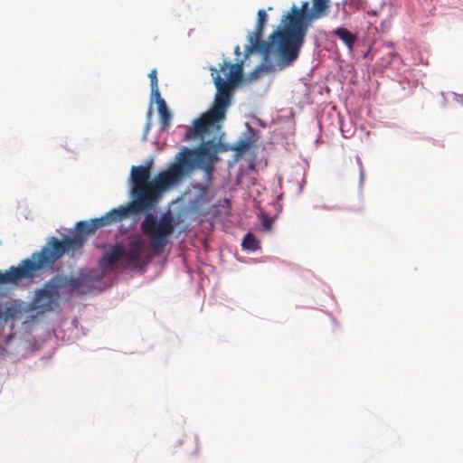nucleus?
<instances>
[{"mask_svg": "<svg viewBox=\"0 0 463 463\" xmlns=\"http://www.w3.org/2000/svg\"><path fill=\"white\" fill-rule=\"evenodd\" d=\"M125 256V249L121 245H115L110 251L105 253L100 260L102 266L112 267Z\"/></svg>", "mask_w": 463, "mask_h": 463, "instance_id": "nucleus-9", "label": "nucleus"}, {"mask_svg": "<svg viewBox=\"0 0 463 463\" xmlns=\"http://www.w3.org/2000/svg\"><path fill=\"white\" fill-rule=\"evenodd\" d=\"M175 226L174 218L169 213L163 214L159 219L153 213H146L141 222V231L148 236L150 249L159 253L167 245Z\"/></svg>", "mask_w": 463, "mask_h": 463, "instance_id": "nucleus-8", "label": "nucleus"}, {"mask_svg": "<svg viewBox=\"0 0 463 463\" xmlns=\"http://www.w3.org/2000/svg\"><path fill=\"white\" fill-rule=\"evenodd\" d=\"M272 221L270 219H265L263 221V226L266 230H269L271 228Z\"/></svg>", "mask_w": 463, "mask_h": 463, "instance_id": "nucleus-17", "label": "nucleus"}, {"mask_svg": "<svg viewBox=\"0 0 463 463\" xmlns=\"http://www.w3.org/2000/svg\"><path fill=\"white\" fill-rule=\"evenodd\" d=\"M53 265L43 248L33 252L30 258L23 260L17 267L12 266L8 270L0 271V285L16 284L22 279H33L43 270Z\"/></svg>", "mask_w": 463, "mask_h": 463, "instance_id": "nucleus-7", "label": "nucleus"}, {"mask_svg": "<svg viewBox=\"0 0 463 463\" xmlns=\"http://www.w3.org/2000/svg\"><path fill=\"white\" fill-rule=\"evenodd\" d=\"M329 6V0H313V14L314 18H319L326 14V11Z\"/></svg>", "mask_w": 463, "mask_h": 463, "instance_id": "nucleus-13", "label": "nucleus"}, {"mask_svg": "<svg viewBox=\"0 0 463 463\" xmlns=\"http://www.w3.org/2000/svg\"><path fill=\"white\" fill-rule=\"evenodd\" d=\"M334 33L338 36L349 49L353 48L356 41V36L354 33L344 27L337 28Z\"/></svg>", "mask_w": 463, "mask_h": 463, "instance_id": "nucleus-12", "label": "nucleus"}, {"mask_svg": "<svg viewBox=\"0 0 463 463\" xmlns=\"http://www.w3.org/2000/svg\"><path fill=\"white\" fill-rule=\"evenodd\" d=\"M251 146V141L250 139H240L234 143L229 149L235 151L238 155H243ZM224 148L223 150H227Z\"/></svg>", "mask_w": 463, "mask_h": 463, "instance_id": "nucleus-15", "label": "nucleus"}, {"mask_svg": "<svg viewBox=\"0 0 463 463\" xmlns=\"http://www.w3.org/2000/svg\"><path fill=\"white\" fill-rule=\"evenodd\" d=\"M218 131L214 130V132ZM212 132L213 130L205 134L203 138L200 137L202 144L197 148L190 149L184 147L175 156L172 169V175L175 178H180L182 182L192 174L199 162L204 159L213 161L216 158L219 144L214 139L204 141Z\"/></svg>", "mask_w": 463, "mask_h": 463, "instance_id": "nucleus-6", "label": "nucleus"}, {"mask_svg": "<svg viewBox=\"0 0 463 463\" xmlns=\"http://www.w3.org/2000/svg\"><path fill=\"white\" fill-rule=\"evenodd\" d=\"M303 14V9L293 5L291 12L286 16V27L274 32L269 36V42H267L262 40V34L268 14L266 10L260 9L256 28L248 35L250 45L246 46V55L256 51L263 56L264 61H267L269 54L275 51L281 68L291 65L298 57L307 32Z\"/></svg>", "mask_w": 463, "mask_h": 463, "instance_id": "nucleus-1", "label": "nucleus"}, {"mask_svg": "<svg viewBox=\"0 0 463 463\" xmlns=\"http://www.w3.org/2000/svg\"><path fill=\"white\" fill-rule=\"evenodd\" d=\"M234 52L236 55H240L241 54V48L240 46H236L235 49H234Z\"/></svg>", "mask_w": 463, "mask_h": 463, "instance_id": "nucleus-18", "label": "nucleus"}, {"mask_svg": "<svg viewBox=\"0 0 463 463\" xmlns=\"http://www.w3.org/2000/svg\"><path fill=\"white\" fill-rule=\"evenodd\" d=\"M144 250V243L141 241H131L128 243V250H125V256L130 262L138 263Z\"/></svg>", "mask_w": 463, "mask_h": 463, "instance_id": "nucleus-11", "label": "nucleus"}, {"mask_svg": "<svg viewBox=\"0 0 463 463\" xmlns=\"http://www.w3.org/2000/svg\"><path fill=\"white\" fill-rule=\"evenodd\" d=\"M128 215L129 208L120 206L99 218L80 221L76 224L77 232L73 236H65L61 241L52 237L43 248L53 265L64 254L73 257L77 253H81L87 235L93 234L99 228L120 222Z\"/></svg>", "mask_w": 463, "mask_h": 463, "instance_id": "nucleus-3", "label": "nucleus"}, {"mask_svg": "<svg viewBox=\"0 0 463 463\" xmlns=\"http://www.w3.org/2000/svg\"><path fill=\"white\" fill-rule=\"evenodd\" d=\"M210 71L217 89L213 107L196 119L193 127L187 129L184 136L186 140L195 139V137L203 138L205 134L211 130H220L219 122L224 119L227 109L231 104V91L242 79L243 63L242 61L230 63L223 61L220 64V71L225 75L226 80L221 77L216 68L211 67Z\"/></svg>", "mask_w": 463, "mask_h": 463, "instance_id": "nucleus-2", "label": "nucleus"}, {"mask_svg": "<svg viewBox=\"0 0 463 463\" xmlns=\"http://www.w3.org/2000/svg\"><path fill=\"white\" fill-rule=\"evenodd\" d=\"M90 281L84 277L55 276L34 291L29 309L38 315L54 310L59 306L61 294L68 297L89 292Z\"/></svg>", "mask_w": 463, "mask_h": 463, "instance_id": "nucleus-5", "label": "nucleus"}, {"mask_svg": "<svg viewBox=\"0 0 463 463\" xmlns=\"http://www.w3.org/2000/svg\"><path fill=\"white\" fill-rule=\"evenodd\" d=\"M148 77L150 79V87H151V92L152 96L157 97L160 95L159 90H158V80H157V71L156 69H153L149 74Z\"/></svg>", "mask_w": 463, "mask_h": 463, "instance_id": "nucleus-16", "label": "nucleus"}, {"mask_svg": "<svg viewBox=\"0 0 463 463\" xmlns=\"http://www.w3.org/2000/svg\"><path fill=\"white\" fill-rule=\"evenodd\" d=\"M241 246L243 249L254 251L260 248V242L252 233L248 232L242 240Z\"/></svg>", "mask_w": 463, "mask_h": 463, "instance_id": "nucleus-14", "label": "nucleus"}, {"mask_svg": "<svg viewBox=\"0 0 463 463\" xmlns=\"http://www.w3.org/2000/svg\"><path fill=\"white\" fill-rule=\"evenodd\" d=\"M155 100L157 105L162 129H166L169 128L172 120L171 112L168 110L165 101L161 95L155 97Z\"/></svg>", "mask_w": 463, "mask_h": 463, "instance_id": "nucleus-10", "label": "nucleus"}, {"mask_svg": "<svg viewBox=\"0 0 463 463\" xmlns=\"http://www.w3.org/2000/svg\"><path fill=\"white\" fill-rule=\"evenodd\" d=\"M173 164L165 171L160 172L151 182L149 166H132V197L133 203L129 208L130 213H140L154 206L159 194L166 189L176 186L181 183L180 178L172 175Z\"/></svg>", "mask_w": 463, "mask_h": 463, "instance_id": "nucleus-4", "label": "nucleus"}]
</instances>
